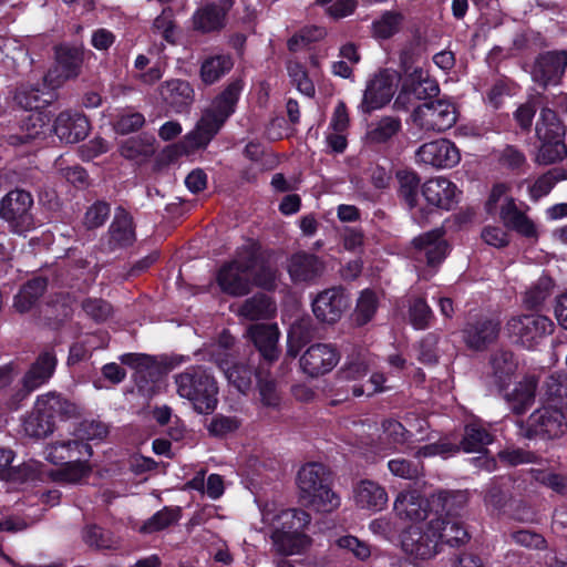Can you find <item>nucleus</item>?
Instances as JSON below:
<instances>
[{"label":"nucleus","instance_id":"nucleus-1","mask_svg":"<svg viewBox=\"0 0 567 567\" xmlns=\"http://www.w3.org/2000/svg\"><path fill=\"white\" fill-rule=\"evenodd\" d=\"M471 539L462 516L432 517L424 524H413L400 534L402 550L417 560H429L443 550V546L458 548Z\"/></svg>","mask_w":567,"mask_h":567},{"label":"nucleus","instance_id":"nucleus-2","mask_svg":"<svg viewBox=\"0 0 567 567\" xmlns=\"http://www.w3.org/2000/svg\"><path fill=\"white\" fill-rule=\"evenodd\" d=\"M468 503L467 493L464 491H439L429 497H403L395 502V511L399 516L420 523L429 522L432 517L450 518L462 516Z\"/></svg>","mask_w":567,"mask_h":567},{"label":"nucleus","instance_id":"nucleus-3","mask_svg":"<svg viewBox=\"0 0 567 567\" xmlns=\"http://www.w3.org/2000/svg\"><path fill=\"white\" fill-rule=\"evenodd\" d=\"M332 472L322 463L310 462L297 474L299 499L303 506L317 512L330 513L340 505L332 489Z\"/></svg>","mask_w":567,"mask_h":567},{"label":"nucleus","instance_id":"nucleus-4","mask_svg":"<svg viewBox=\"0 0 567 567\" xmlns=\"http://www.w3.org/2000/svg\"><path fill=\"white\" fill-rule=\"evenodd\" d=\"M177 393L187 399L200 414L213 413L218 404V385L215 377L205 368L189 367L175 378Z\"/></svg>","mask_w":567,"mask_h":567},{"label":"nucleus","instance_id":"nucleus-5","mask_svg":"<svg viewBox=\"0 0 567 567\" xmlns=\"http://www.w3.org/2000/svg\"><path fill=\"white\" fill-rule=\"evenodd\" d=\"M537 153L535 162L539 165H551L567 156L565 143L566 128L557 113L543 107L536 122Z\"/></svg>","mask_w":567,"mask_h":567},{"label":"nucleus","instance_id":"nucleus-6","mask_svg":"<svg viewBox=\"0 0 567 567\" xmlns=\"http://www.w3.org/2000/svg\"><path fill=\"white\" fill-rule=\"evenodd\" d=\"M310 519V515L300 508H288L276 516V527L271 538L281 553L285 555L300 553L310 543V538L305 533Z\"/></svg>","mask_w":567,"mask_h":567},{"label":"nucleus","instance_id":"nucleus-7","mask_svg":"<svg viewBox=\"0 0 567 567\" xmlns=\"http://www.w3.org/2000/svg\"><path fill=\"white\" fill-rule=\"evenodd\" d=\"M241 251L244 270L250 276V287L275 291L279 276L275 251L262 247L257 240L243 245Z\"/></svg>","mask_w":567,"mask_h":567},{"label":"nucleus","instance_id":"nucleus-8","mask_svg":"<svg viewBox=\"0 0 567 567\" xmlns=\"http://www.w3.org/2000/svg\"><path fill=\"white\" fill-rule=\"evenodd\" d=\"M505 331L514 344L534 350L555 331V323L544 315H520L508 319Z\"/></svg>","mask_w":567,"mask_h":567},{"label":"nucleus","instance_id":"nucleus-9","mask_svg":"<svg viewBox=\"0 0 567 567\" xmlns=\"http://www.w3.org/2000/svg\"><path fill=\"white\" fill-rule=\"evenodd\" d=\"M456 190V185L445 177L426 181L421 187V195L426 204L425 206L417 204L416 209L412 213L413 219L423 225L430 221L433 214L440 210H451L457 203Z\"/></svg>","mask_w":567,"mask_h":567},{"label":"nucleus","instance_id":"nucleus-10","mask_svg":"<svg viewBox=\"0 0 567 567\" xmlns=\"http://www.w3.org/2000/svg\"><path fill=\"white\" fill-rule=\"evenodd\" d=\"M33 205L32 194L16 187L1 198L0 218L9 225L12 233L18 235L28 233L35 228Z\"/></svg>","mask_w":567,"mask_h":567},{"label":"nucleus","instance_id":"nucleus-11","mask_svg":"<svg viewBox=\"0 0 567 567\" xmlns=\"http://www.w3.org/2000/svg\"><path fill=\"white\" fill-rule=\"evenodd\" d=\"M520 434L528 440H554L567 431L566 415L561 409L543 406L522 421Z\"/></svg>","mask_w":567,"mask_h":567},{"label":"nucleus","instance_id":"nucleus-12","mask_svg":"<svg viewBox=\"0 0 567 567\" xmlns=\"http://www.w3.org/2000/svg\"><path fill=\"white\" fill-rule=\"evenodd\" d=\"M400 91L395 103L408 104L413 100L424 102L439 96L440 85L429 71L420 66L412 68L402 63V74L399 78Z\"/></svg>","mask_w":567,"mask_h":567},{"label":"nucleus","instance_id":"nucleus-13","mask_svg":"<svg viewBox=\"0 0 567 567\" xmlns=\"http://www.w3.org/2000/svg\"><path fill=\"white\" fill-rule=\"evenodd\" d=\"M413 122L425 131L437 133L450 130L456 123V110L444 99H432L417 105L412 113Z\"/></svg>","mask_w":567,"mask_h":567},{"label":"nucleus","instance_id":"nucleus-14","mask_svg":"<svg viewBox=\"0 0 567 567\" xmlns=\"http://www.w3.org/2000/svg\"><path fill=\"white\" fill-rule=\"evenodd\" d=\"M567 69V50H550L540 52L532 65L533 82L547 90L549 86L561 84Z\"/></svg>","mask_w":567,"mask_h":567},{"label":"nucleus","instance_id":"nucleus-15","mask_svg":"<svg viewBox=\"0 0 567 567\" xmlns=\"http://www.w3.org/2000/svg\"><path fill=\"white\" fill-rule=\"evenodd\" d=\"M84 63L83 47L61 43L54 47V64L45 79L60 85L66 81L75 80L82 73Z\"/></svg>","mask_w":567,"mask_h":567},{"label":"nucleus","instance_id":"nucleus-16","mask_svg":"<svg viewBox=\"0 0 567 567\" xmlns=\"http://www.w3.org/2000/svg\"><path fill=\"white\" fill-rule=\"evenodd\" d=\"M499 332L501 321L497 318L481 315L466 321L462 337L468 349L484 351L498 339Z\"/></svg>","mask_w":567,"mask_h":567},{"label":"nucleus","instance_id":"nucleus-17","mask_svg":"<svg viewBox=\"0 0 567 567\" xmlns=\"http://www.w3.org/2000/svg\"><path fill=\"white\" fill-rule=\"evenodd\" d=\"M349 306L350 298L346 288L334 286L316 296L312 300V312L319 321L333 324L341 319Z\"/></svg>","mask_w":567,"mask_h":567},{"label":"nucleus","instance_id":"nucleus-18","mask_svg":"<svg viewBox=\"0 0 567 567\" xmlns=\"http://www.w3.org/2000/svg\"><path fill=\"white\" fill-rule=\"evenodd\" d=\"M245 275L243 266V251L239 247L236 258L220 266L216 275V282L220 290L231 297H243L250 292V280Z\"/></svg>","mask_w":567,"mask_h":567},{"label":"nucleus","instance_id":"nucleus-19","mask_svg":"<svg viewBox=\"0 0 567 567\" xmlns=\"http://www.w3.org/2000/svg\"><path fill=\"white\" fill-rule=\"evenodd\" d=\"M225 121L216 116L208 110H205L202 117L196 124L194 131L185 136V142L173 145L176 155H184L188 153V147L192 150L206 148L210 141L218 134L225 125Z\"/></svg>","mask_w":567,"mask_h":567},{"label":"nucleus","instance_id":"nucleus-20","mask_svg":"<svg viewBox=\"0 0 567 567\" xmlns=\"http://www.w3.org/2000/svg\"><path fill=\"white\" fill-rule=\"evenodd\" d=\"M394 79L389 70H382L368 81L360 104L363 114H371L390 103L394 95Z\"/></svg>","mask_w":567,"mask_h":567},{"label":"nucleus","instance_id":"nucleus-21","mask_svg":"<svg viewBox=\"0 0 567 567\" xmlns=\"http://www.w3.org/2000/svg\"><path fill=\"white\" fill-rule=\"evenodd\" d=\"M340 360L337 347L328 343L311 344L300 358V368L311 378H318L333 370Z\"/></svg>","mask_w":567,"mask_h":567},{"label":"nucleus","instance_id":"nucleus-22","mask_svg":"<svg viewBox=\"0 0 567 567\" xmlns=\"http://www.w3.org/2000/svg\"><path fill=\"white\" fill-rule=\"evenodd\" d=\"M415 155L421 163L435 168H451L461 159L456 145L446 138L424 143L417 148Z\"/></svg>","mask_w":567,"mask_h":567},{"label":"nucleus","instance_id":"nucleus-23","mask_svg":"<svg viewBox=\"0 0 567 567\" xmlns=\"http://www.w3.org/2000/svg\"><path fill=\"white\" fill-rule=\"evenodd\" d=\"M443 236L444 230L435 228L419 235L412 240L417 258H424L429 267L441 265L449 255L450 246Z\"/></svg>","mask_w":567,"mask_h":567},{"label":"nucleus","instance_id":"nucleus-24","mask_svg":"<svg viewBox=\"0 0 567 567\" xmlns=\"http://www.w3.org/2000/svg\"><path fill=\"white\" fill-rule=\"evenodd\" d=\"M326 265L315 254L297 251L288 260V274L293 284H311L324 272Z\"/></svg>","mask_w":567,"mask_h":567},{"label":"nucleus","instance_id":"nucleus-25","mask_svg":"<svg viewBox=\"0 0 567 567\" xmlns=\"http://www.w3.org/2000/svg\"><path fill=\"white\" fill-rule=\"evenodd\" d=\"M90 121L83 113L63 111L54 120L53 132L61 142L66 144L83 141L89 132Z\"/></svg>","mask_w":567,"mask_h":567},{"label":"nucleus","instance_id":"nucleus-26","mask_svg":"<svg viewBox=\"0 0 567 567\" xmlns=\"http://www.w3.org/2000/svg\"><path fill=\"white\" fill-rule=\"evenodd\" d=\"M216 364L224 372L229 384H231L238 392L248 394L256 382V374L259 367L254 368L250 364L241 362H233L228 353L223 354L216 359Z\"/></svg>","mask_w":567,"mask_h":567},{"label":"nucleus","instance_id":"nucleus-27","mask_svg":"<svg viewBox=\"0 0 567 567\" xmlns=\"http://www.w3.org/2000/svg\"><path fill=\"white\" fill-rule=\"evenodd\" d=\"M55 96V92L44 84L22 83L17 86L13 101L20 109L35 113L42 112L54 101Z\"/></svg>","mask_w":567,"mask_h":567},{"label":"nucleus","instance_id":"nucleus-28","mask_svg":"<svg viewBox=\"0 0 567 567\" xmlns=\"http://www.w3.org/2000/svg\"><path fill=\"white\" fill-rule=\"evenodd\" d=\"M109 246L112 249H123L136 240L135 224L131 213L123 206L115 208L114 218L109 227Z\"/></svg>","mask_w":567,"mask_h":567},{"label":"nucleus","instance_id":"nucleus-29","mask_svg":"<svg viewBox=\"0 0 567 567\" xmlns=\"http://www.w3.org/2000/svg\"><path fill=\"white\" fill-rule=\"evenodd\" d=\"M48 122L49 117L43 112L31 113L21 121L17 132L4 136V142L17 147L30 145L39 138L43 140L45 136L44 127Z\"/></svg>","mask_w":567,"mask_h":567},{"label":"nucleus","instance_id":"nucleus-30","mask_svg":"<svg viewBox=\"0 0 567 567\" xmlns=\"http://www.w3.org/2000/svg\"><path fill=\"white\" fill-rule=\"evenodd\" d=\"M249 338L258 350L260 358L268 364L279 357V330L276 324H254L248 330Z\"/></svg>","mask_w":567,"mask_h":567},{"label":"nucleus","instance_id":"nucleus-31","mask_svg":"<svg viewBox=\"0 0 567 567\" xmlns=\"http://www.w3.org/2000/svg\"><path fill=\"white\" fill-rule=\"evenodd\" d=\"M161 96L175 113H186L195 100V92L188 81L172 79L162 84Z\"/></svg>","mask_w":567,"mask_h":567},{"label":"nucleus","instance_id":"nucleus-32","mask_svg":"<svg viewBox=\"0 0 567 567\" xmlns=\"http://www.w3.org/2000/svg\"><path fill=\"white\" fill-rule=\"evenodd\" d=\"M35 405L44 413L53 426L79 415V406L69 399L56 393H48L37 399Z\"/></svg>","mask_w":567,"mask_h":567},{"label":"nucleus","instance_id":"nucleus-33","mask_svg":"<svg viewBox=\"0 0 567 567\" xmlns=\"http://www.w3.org/2000/svg\"><path fill=\"white\" fill-rule=\"evenodd\" d=\"M499 218L503 225L518 235L532 239L537 238L538 233L535 223L522 212L513 197H507L499 209Z\"/></svg>","mask_w":567,"mask_h":567},{"label":"nucleus","instance_id":"nucleus-34","mask_svg":"<svg viewBox=\"0 0 567 567\" xmlns=\"http://www.w3.org/2000/svg\"><path fill=\"white\" fill-rule=\"evenodd\" d=\"M355 505L361 509L380 512L388 504V493L383 486L371 480H361L353 489Z\"/></svg>","mask_w":567,"mask_h":567},{"label":"nucleus","instance_id":"nucleus-35","mask_svg":"<svg viewBox=\"0 0 567 567\" xmlns=\"http://www.w3.org/2000/svg\"><path fill=\"white\" fill-rule=\"evenodd\" d=\"M58 364L53 348H47L39 353L35 361L24 374L25 383L31 389H38L49 381Z\"/></svg>","mask_w":567,"mask_h":567},{"label":"nucleus","instance_id":"nucleus-36","mask_svg":"<svg viewBox=\"0 0 567 567\" xmlns=\"http://www.w3.org/2000/svg\"><path fill=\"white\" fill-rule=\"evenodd\" d=\"M538 381L535 375H526L505 394L509 409L514 414H524L535 402Z\"/></svg>","mask_w":567,"mask_h":567},{"label":"nucleus","instance_id":"nucleus-37","mask_svg":"<svg viewBox=\"0 0 567 567\" xmlns=\"http://www.w3.org/2000/svg\"><path fill=\"white\" fill-rule=\"evenodd\" d=\"M245 83L240 78L231 80L225 89L215 96L208 111L225 122L236 112V106Z\"/></svg>","mask_w":567,"mask_h":567},{"label":"nucleus","instance_id":"nucleus-38","mask_svg":"<svg viewBox=\"0 0 567 567\" xmlns=\"http://www.w3.org/2000/svg\"><path fill=\"white\" fill-rule=\"evenodd\" d=\"M494 442V435L478 420L464 425L460 440L461 451L464 453L487 452V446Z\"/></svg>","mask_w":567,"mask_h":567},{"label":"nucleus","instance_id":"nucleus-39","mask_svg":"<svg viewBox=\"0 0 567 567\" xmlns=\"http://www.w3.org/2000/svg\"><path fill=\"white\" fill-rule=\"evenodd\" d=\"M489 364L495 384L499 391L506 390L518 367L514 352L508 349H498L491 354Z\"/></svg>","mask_w":567,"mask_h":567},{"label":"nucleus","instance_id":"nucleus-40","mask_svg":"<svg viewBox=\"0 0 567 567\" xmlns=\"http://www.w3.org/2000/svg\"><path fill=\"white\" fill-rule=\"evenodd\" d=\"M48 278L37 276L27 280L13 298V307L19 313H27L35 307L48 289Z\"/></svg>","mask_w":567,"mask_h":567},{"label":"nucleus","instance_id":"nucleus-41","mask_svg":"<svg viewBox=\"0 0 567 567\" xmlns=\"http://www.w3.org/2000/svg\"><path fill=\"white\" fill-rule=\"evenodd\" d=\"M395 177L399 183L398 196L412 214L419 204L421 178L414 169L409 167L398 169Z\"/></svg>","mask_w":567,"mask_h":567},{"label":"nucleus","instance_id":"nucleus-42","mask_svg":"<svg viewBox=\"0 0 567 567\" xmlns=\"http://www.w3.org/2000/svg\"><path fill=\"white\" fill-rule=\"evenodd\" d=\"M183 516L182 507L164 506L155 512L151 517L143 522L138 532L143 535H152L163 532L171 526L176 525Z\"/></svg>","mask_w":567,"mask_h":567},{"label":"nucleus","instance_id":"nucleus-43","mask_svg":"<svg viewBox=\"0 0 567 567\" xmlns=\"http://www.w3.org/2000/svg\"><path fill=\"white\" fill-rule=\"evenodd\" d=\"M225 11L219 10L217 3H208L198 9L194 17V28L202 33L220 31L226 23Z\"/></svg>","mask_w":567,"mask_h":567},{"label":"nucleus","instance_id":"nucleus-44","mask_svg":"<svg viewBox=\"0 0 567 567\" xmlns=\"http://www.w3.org/2000/svg\"><path fill=\"white\" fill-rule=\"evenodd\" d=\"M276 312V305L271 297L264 292H257L246 299L240 307L239 313L248 320L269 319Z\"/></svg>","mask_w":567,"mask_h":567},{"label":"nucleus","instance_id":"nucleus-45","mask_svg":"<svg viewBox=\"0 0 567 567\" xmlns=\"http://www.w3.org/2000/svg\"><path fill=\"white\" fill-rule=\"evenodd\" d=\"M155 138L152 135L142 134L123 141L120 145V154L130 161L145 159L155 154Z\"/></svg>","mask_w":567,"mask_h":567},{"label":"nucleus","instance_id":"nucleus-46","mask_svg":"<svg viewBox=\"0 0 567 567\" xmlns=\"http://www.w3.org/2000/svg\"><path fill=\"white\" fill-rule=\"evenodd\" d=\"M402 130V123L398 116H382L373 124L365 134V140L370 145L386 144Z\"/></svg>","mask_w":567,"mask_h":567},{"label":"nucleus","instance_id":"nucleus-47","mask_svg":"<svg viewBox=\"0 0 567 567\" xmlns=\"http://www.w3.org/2000/svg\"><path fill=\"white\" fill-rule=\"evenodd\" d=\"M234 66L229 54H216L206 58L200 65V79L206 85H212L227 74Z\"/></svg>","mask_w":567,"mask_h":567},{"label":"nucleus","instance_id":"nucleus-48","mask_svg":"<svg viewBox=\"0 0 567 567\" xmlns=\"http://www.w3.org/2000/svg\"><path fill=\"white\" fill-rule=\"evenodd\" d=\"M255 383L262 405L267 408H278L280 396L277 391V382L272 378L269 368H265L262 364L259 365Z\"/></svg>","mask_w":567,"mask_h":567},{"label":"nucleus","instance_id":"nucleus-49","mask_svg":"<svg viewBox=\"0 0 567 567\" xmlns=\"http://www.w3.org/2000/svg\"><path fill=\"white\" fill-rule=\"evenodd\" d=\"M554 287L555 282L549 276H540L525 292L523 299L525 308L528 310L540 309L551 296Z\"/></svg>","mask_w":567,"mask_h":567},{"label":"nucleus","instance_id":"nucleus-50","mask_svg":"<svg viewBox=\"0 0 567 567\" xmlns=\"http://www.w3.org/2000/svg\"><path fill=\"white\" fill-rule=\"evenodd\" d=\"M509 497L508 480L503 476H495L486 487L484 503L487 508L501 512L505 508Z\"/></svg>","mask_w":567,"mask_h":567},{"label":"nucleus","instance_id":"nucleus-51","mask_svg":"<svg viewBox=\"0 0 567 567\" xmlns=\"http://www.w3.org/2000/svg\"><path fill=\"white\" fill-rule=\"evenodd\" d=\"M72 315L73 309L68 300L63 297H56L47 305L45 324L52 330H59L72 318Z\"/></svg>","mask_w":567,"mask_h":567},{"label":"nucleus","instance_id":"nucleus-52","mask_svg":"<svg viewBox=\"0 0 567 567\" xmlns=\"http://www.w3.org/2000/svg\"><path fill=\"white\" fill-rule=\"evenodd\" d=\"M403 14L399 11L386 10L372 22V34L375 39L388 40L400 31Z\"/></svg>","mask_w":567,"mask_h":567},{"label":"nucleus","instance_id":"nucleus-53","mask_svg":"<svg viewBox=\"0 0 567 567\" xmlns=\"http://www.w3.org/2000/svg\"><path fill=\"white\" fill-rule=\"evenodd\" d=\"M408 313L415 330H426L435 321V315L423 297H415L410 301Z\"/></svg>","mask_w":567,"mask_h":567},{"label":"nucleus","instance_id":"nucleus-54","mask_svg":"<svg viewBox=\"0 0 567 567\" xmlns=\"http://www.w3.org/2000/svg\"><path fill=\"white\" fill-rule=\"evenodd\" d=\"M82 540L95 550L115 549L113 534L97 524H89L82 528Z\"/></svg>","mask_w":567,"mask_h":567},{"label":"nucleus","instance_id":"nucleus-55","mask_svg":"<svg viewBox=\"0 0 567 567\" xmlns=\"http://www.w3.org/2000/svg\"><path fill=\"white\" fill-rule=\"evenodd\" d=\"M22 425L25 434L34 439H44L55 430L53 421H49L35 404L33 411L24 417Z\"/></svg>","mask_w":567,"mask_h":567},{"label":"nucleus","instance_id":"nucleus-56","mask_svg":"<svg viewBox=\"0 0 567 567\" xmlns=\"http://www.w3.org/2000/svg\"><path fill=\"white\" fill-rule=\"evenodd\" d=\"M379 308V299L372 289L361 291L354 310V321L357 326L362 327L369 323Z\"/></svg>","mask_w":567,"mask_h":567},{"label":"nucleus","instance_id":"nucleus-57","mask_svg":"<svg viewBox=\"0 0 567 567\" xmlns=\"http://www.w3.org/2000/svg\"><path fill=\"white\" fill-rule=\"evenodd\" d=\"M312 330L305 321L293 322L287 336V355L296 358L301 349L310 341Z\"/></svg>","mask_w":567,"mask_h":567},{"label":"nucleus","instance_id":"nucleus-58","mask_svg":"<svg viewBox=\"0 0 567 567\" xmlns=\"http://www.w3.org/2000/svg\"><path fill=\"white\" fill-rule=\"evenodd\" d=\"M388 468L398 477L404 480H417L423 475V462L419 457L406 460L403 457L392 458L388 462Z\"/></svg>","mask_w":567,"mask_h":567},{"label":"nucleus","instance_id":"nucleus-59","mask_svg":"<svg viewBox=\"0 0 567 567\" xmlns=\"http://www.w3.org/2000/svg\"><path fill=\"white\" fill-rule=\"evenodd\" d=\"M145 124V116L132 109L121 110L114 117L113 128L120 135H127L141 130Z\"/></svg>","mask_w":567,"mask_h":567},{"label":"nucleus","instance_id":"nucleus-60","mask_svg":"<svg viewBox=\"0 0 567 567\" xmlns=\"http://www.w3.org/2000/svg\"><path fill=\"white\" fill-rule=\"evenodd\" d=\"M532 477L538 484L551 489L560 496L567 495V475L549 470L532 468Z\"/></svg>","mask_w":567,"mask_h":567},{"label":"nucleus","instance_id":"nucleus-61","mask_svg":"<svg viewBox=\"0 0 567 567\" xmlns=\"http://www.w3.org/2000/svg\"><path fill=\"white\" fill-rule=\"evenodd\" d=\"M288 75L296 89L308 97H313L316 87L310 79L307 68L300 62H290L287 65Z\"/></svg>","mask_w":567,"mask_h":567},{"label":"nucleus","instance_id":"nucleus-62","mask_svg":"<svg viewBox=\"0 0 567 567\" xmlns=\"http://www.w3.org/2000/svg\"><path fill=\"white\" fill-rule=\"evenodd\" d=\"M441 334L439 331L427 332L419 341L417 360L425 365H434L439 362V342Z\"/></svg>","mask_w":567,"mask_h":567},{"label":"nucleus","instance_id":"nucleus-63","mask_svg":"<svg viewBox=\"0 0 567 567\" xmlns=\"http://www.w3.org/2000/svg\"><path fill=\"white\" fill-rule=\"evenodd\" d=\"M498 163L517 175L525 173V168L527 167V158L524 152L511 144H507L499 152Z\"/></svg>","mask_w":567,"mask_h":567},{"label":"nucleus","instance_id":"nucleus-64","mask_svg":"<svg viewBox=\"0 0 567 567\" xmlns=\"http://www.w3.org/2000/svg\"><path fill=\"white\" fill-rule=\"evenodd\" d=\"M516 84L506 76L497 79L486 93V100L495 110L503 106L504 100L515 94Z\"/></svg>","mask_w":567,"mask_h":567}]
</instances>
